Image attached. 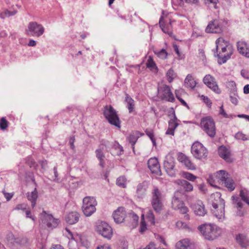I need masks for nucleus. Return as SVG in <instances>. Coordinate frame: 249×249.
Here are the masks:
<instances>
[{
	"label": "nucleus",
	"mask_w": 249,
	"mask_h": 249,
	"mask_svg": "<svg viewBox=\"0 0 249 249\" xmlns=\"http://www.w3.org/2000/svg\"><path fill=\"white\" fill-rule=\"evenodd\" d=\"M216 49L213 50L214 56L222 60V63H225L232 54L231 47L223 38H218L215 41Z\"/></svg>",
	"instance_id": "1"
},
{
	"label": "nucleus",
	"mask_w": 249,
	"mask_h": 249,
	"mask_svg": "<svg viewBox=\"0 0 249 249\" xmlns=\"http://www.w3.org/2000/svg\"><path fill=\"white\" fill-rule=\"evenodd\" d=\"M212 204V212L218 219H223L225 217V201L221 198L219 192L213 193L211 196Z\"/></svg>",
	"instance_id": "2"
},
{
	"label": "nucleus",
	"mask_w": 249,
	"mask_h": 249,
	"mask_svg": "<svg viewBox=\"0 0 249 249\" xmlns=\"http://www.w3.org/2000/svg\"><path fill=\"white\" fill-rule=\"evenodd\" d=\"M205 239L213 240L221 234V230L216 225L212 224H204L198 227Z\"/></svg>",
	"instance_id": "3"
},
{
	"label": "nucleus",
	"mask_w": 249,
	"mask_h": 249,
	"mask_svg": "<svg viewBox=\"0 0 249 249\" xmlns=\"http://www.w3.org/2000/svg\"><path fill=\"white\" fill-rule=\"evenodd\" d=\"M103 114L108 122L118 128H121V121L116 110L111 105H106L103 108Z\"/></svg>",
	"instance_id": "4"
},
{
	"label": "nucleus",
	"mask_w": 249,
	"mask_h": 249,
	"mask_svg": "<svg viewBox=\"0 0 249 249\" xmlns=\"http://www.w3.org/2000/svg\"><path fill=\"white\" fill-rule=\"evenodd\" d=\"M180 192L177 191L175 193L172 201V206L175 210H178L180 213L185 214L184 218L188 220L190 218L189 214H187L188 209L180 198Z\"/></svg>",
	"instance_id": "5"
},
{
	"label": "nucleus",
	"mask_w": 249,
	"mask_h": 249,
	"mask_svg": "<svg viewBox=\"0 0 249 249\" xmlns=\"http://www.w3.org/2000/svg\"><path fill=\"white\" fill-rule=\"evenodd\" d=\"M97 201L94 197L86 196L83 200L82 211L84 215L89 216L95 211Z\"/></svg>",
	"instance_id": "6"
},
{
	"label": "nucleus",
	"mask_w": 249,
	"mask_h": 249,
	"mask_svg": "<svg viewBox=\"0 0 249 249\" xmlns=\"http://www.w3.org/2000/svg\"><path fill=\"white\" fill-rule=\"evenodd\" d=\"M95 230L99 234L105 238L109 240L112 236V229L105 221H98L97 223Z\"/></svg>",
	"instance_id": "7"
},
{
	"label": "nucleus",
	"mask_w": 249,
	"mask_h": 249,
	"mask_svg": "<svg viewBox=\"0 0 249 249\" xmlns=\"http://www.w3.org/2000/svg\"><path fill=\"white\" fill-rule=\"evenodd\" d=\"M191 152L194 157L198 160L205 159L208 155L207 149L198 142H196L193 144Z\"/></svg>",
	"instance_id": "8"
},
{
	"label": "nucleus",
	"mask_w": 249,
	"mask_h": 249,
	"mask_svg": "<svg viewBox=\"0 0 249 249\" xmlns=\"http://www.w3.org/2000/svg\"><path fill=\"white\" fill-rule=\"evenodd\" d=\"M201 125L203 128L204 131L211 138H213L215 135V126L213 120L207 117L201 119Z\"/></svg>",
	"instance_id": "9"
},
{
	"label": "nucleus",
	"mask_w": 249,
	"mask_h": 249,
	"mask_svg": "<svg viewBox=\"0 0 249 249\" xmlns=\"http://www.w3.org/2000/svg\"><path fill=\"white\" fill-rule=\"evenodd\" d=\"M26 31L29 36L39 37L43 34L44 28L42 25L36 22H31L29 23Z\"/></svg>",
	"instance_id": "10"
},
{
	"label": "nucleus",
	"mask_w": 249,
	"mask_h": 249,
	"mask_svg": "<svg viewBox=\"0 0 249 249\" xmlns=\"http://www.w3.org/2000/svg\"><path fill=\"white\" fill-rule=\"evenodd\" d=\"M42 223L47 226L48 228L53 229L57 227L60 221L54 218L51 214H48L44 211L40 214Z\"/></svg>",
	"instance_id": "11"
},
{
	"label": "nucleus",
	"mask_w": 249,
	"mask_h": 249,
	"mask_svg": "<svg viewBox=\"0 0 249 249\" xmlns=\"http://www.w3.org/2000/svg\"><path fill=\"white\" fill-rule=\"evenodd\" d=\"M175 160L171 155L165 157L163 162V167L167 174L170 177H174L176 175V169L175 168Z\"/></svg>",
	"instance_id": "12"
},
{
	"label": "nucleus",
	"mask_w": 249,
	"mask_h": 249,
	"mask_svg": "<svg viewBox=\"0 0 249 249\" xmlns=\"http://www.w3.org/2000/svg\"><path fill=\"white\" fill-rule=\"evenodd\" d=\"M158 93L161 100L171 102L175 100L174 95L172 93L170 87L166 85H164L158 88Z\"/></svg>",
	"instance_id": "13"
},
{
	"label": "nucleus",
	"mask_w": 249,
	"mask_h": 249,
	"mask_svg": "<svg viewBox=\"0 0 249 249\" xmlns=\"http://www.w3.org/2000/svg\"><path fill=\"white\" fill-rule=\"evenodd\" d=\"M203 82L208 88L215 93L219 94L221 92V90L218 88L214 78L211 75H206L203 78Z\"/></svg>",
	"instance_id": "14"
},
{
	"label": "nucleus",
	"mask_w": 249,
	"mask_h": 249,
	"mask_svg": "<svg viewBox=\"0 0 249 249\" xmlns=\"http://www.w3.org/2000/svg\"><path fill=\"white\" fill-rule=\"evenodd\" d=\"M147 165L149 169L152 173L156 174L158 176L161 175V172L158 160L156 158H151L147 162Z\"/></svg>",
	"instance_id": "15"
},
{
	"label": "nucleus",
	"mask_w": 249,
	"mask_h": 249,
	"mask_svg": "<svg viewBox=\"0 0 249 249\" xmlns=\"http://www.w3.org/2000/svg\"><path fill=\"white\" fill-rule=\"evenodd\" d=\"M126 216V213L124 208L120 207L115 210L112 216L116 223H121L123 222Z\"/></svg>",
	"instance_id": "16"
},
{
	"label": "nucleus",
	"mask_w": 249,
	"mask_h": 249,
	"mask_svg": "<svg viewBox=\"0 0 249 249\" xmlns=\"http://www.w3.org/2000/svg\"><path fill=\"white\" fill-rule=\"evenodd\" d=\"M205 31L208 33L218 34L222 32V27L219 24L218 21L213 20L207 25Z\"/></svg>",
	"instance_id": "17"
},
{
	"label": "nucleus",
	"mask_w": 249,
	"mask_h": 249,
	"mask_svg": "<svg viewBox=\"0 0 249 249\" xmlns=\"http://www.w3.org/2000/svg\"><path fill=\"white\" fill-rule=\"evenodd\" d=\"M178 160L183 163L189 170H195L196 166L190 159L182 153H179L178 155Z\"/></svg>",
	"instance_id": "18"
},
{
	"label": "nucleus",
	"mask_w": 249,
	"mask_h": 249,
	"mask_svg": "<svg viewBox=\"0 0 249 249\" xmlns=\"http://www.w3.org/2000/svg\"><path fill=\"white\" fill-rule=\"evenodd\" d=\"M191 207L196 214L199 216H204L206 213L204 205L200 200H197L196 203L191 205Z\"/></svg>",
	"instance_id": "19"
},
{
	"label": "nucleus",
	"mask_w": 249,
	"mask_h": 249,
	"mask_svg": "<svg viewBox=\"0 0 249 249\" xmlns=\"http://www.w3.org/2000/svg\"><path fill=\"white\" fill-rule=\"evenodd\" d=\"M148 187V182L144 181L139 183L136 189V195L139 198H142L146 195Z\"/></svg>",
	"instance_id": "20"
},
{
	"label": "nucleus",
	"mask_w": 249,
	"mask_h": 249,
	"mask_svg": "<svg viewBox=\"0 0 249 249\" xmlns=\"http://www.w3.org/2000/svg\"><path fill=\"white\" fill-rule=\"evenodd\" d=\"M232 198L233 204L237 209V214L240 216H243L244 214L245 211L242 210L243 204L241 200L236 196H232Z\"/></svg>",
	"instance_id": "21"
},
{
	"label": "nucleus",
	"mask_w": 249,
	"mask_h": 249,
	"mask_svg": "<svg viewBox=\"0 0 249 249\" xmlns=\"http://www.w3.org/2000/svg\"><path fill=\"white\" fill-rule=\"evenodd\" d=\"M80 214L76 212L69 213L65 217L66 222L69 224H74L77 223L79 219Z\"/></svg>",
	"instance_id": "22"
},
{
	"label": "nucleus",
	"mask_w": 249,
	"mask_h": 249,
	"mask_svg": "<svg viewBox=\"0 0 249 249\" xmlns=\"http://www.w3.org/2000/svg\"><path fill=\"white\" fill-rule=\"evenodd\" d=\"M164 17L162 16L159 20V24L160 28L162 31L166 34H169L170 31L172 28V21L170 19H167L166 21L169 20V23L166 25L165 23V21H163Z\"/></svg>",
	"instance_id": "23"
},
{
	"label": "nucleus",
	"mask_w": 249,
	"mask_h": 249,
	"mask_svg": "<svg viewBox=\"0 0 249 249\" xmlns=\"http://www.w3.org/2000/svg\"><path fill=\"white\" fill-rule=\"evenodd\" d=\"M236 242L242 248H247L249 246V239L243 234H238L235 238Z\"/></svg>",
	"instance_id": "24"
},
{
	"label": "nucleus",
	"mask_w": 249,
	"mask_h": 249,
	"mask_svg": "<svg viewBox=\"0 0 249 249\" xmlns=\"http://www.w3.org/2000/svg\"><path fill=\"white\" fill-rule=\"evenodd\" d=\"M163 199H151V204L154 210L157 213H160L163 207Z\"/></svg>",
	"instance_id": "25"
},
{
	"label": "nucleus",
	"mask_w": 249,
	"mask_h": 249,
	"mask_svg": "<svg viewBox=\"0 0 249 249\" xmlns=\"http://www.w3.org/2000/svg\"><path fill=\"white\" fill-rule=\"evenodd\" d=\"M27 198L31 203V206L33 208L36 205L37 198H38V192L36 188H34L31 192H28L26 194Z\"/></svg>",
	"instance_id": "26"
},
{
	"label": "nucleus",
	"mask_w": 249,
	"mask_h": 249,
	"mask_svg": "<svg viewBox=\"0 0 249 249\" xmlns=\"http://www.w3.org/2000/svg\"><path fill=\"white\" fill-rule=\"evenodd\" d=\"M219 156L227 162H231L230 153L228 149L224 146H221L218 148Z\"/></svg>",
	"instance_id": "27"
},
{
	"label": "nucleus",
	"mask_w": 249,
	"mask_h": 249,
	"mask_svg": "<svg viewBox=\"0 0 249 249\" xmlns=\"http://www.w3.org/2000/svg\"><path fill=\"white\" fill-rule=\"evenodd\" d=\"M143 135V134H141L140 132L135 131L132 132L128 137L127 139L129 142L132 144V148L133 150L134 149V144L137 141L138 138L140 136H142Z\"/></svg>",
	"instance_id": "28"
},
{
	"label": "nucleus",
	"mask_w": 249,
	"mask_h": 249,
	"mask_svg": "<svg viewBox=\"0 0 249 249\" xmlns=\"http://www.w3.org/2000/svg\"><path fill=\"white\" fill-rule=\"evenodd\" d=\"M164 196L157 186H154L151 192V199H163Z\"/></svg>",
	"instance_id": "29"
},
{
	"label": "nucleus",
	"mask_w": 249,
	"mask_h": 249,
	"mask_svg": "<svg viewBox=\"0 0 249 249\" xmlns=\"http://www.w3.org/2000/svg\"><path fill=\"white\" fill-rule=\"evenodd\" d=\"M184 85L186 87L194 89L196 86V82L191 74H188L184 80Z\"/></svg>",
	"instance_id": "30"
},
{
	"label": "nucleus",
	"mask_w": 249,
	"mask_h": 249,
	"mask_svg": "<svg viewBox=\"0 0 249 249\" xmlns=\"http://www.w3.org/2000/svg\"><path fill=\"white\" fill-rule=\"evenodd\" d=\"M125 102L126 103V106L129 110V112H132L135 107L134 100L128 94H126Z\"/></svg>",
	"instance_id": "31"
},
{
	"label": "nucleus",
	"mask_w": 249,
	"mask_h": 249,
	"mask_svg": "<svg viewBox=\"0 0 249 249\" xmlns=\"http://www.w3.org/2000/svg\"><path fill=\"white\" fill-rule=\"evenodd\" d=\"M239 196L241 200L249 206V191L245 188L241 189Z\"/></svg>",
	"instance_id": "32"
},
{
	"label": "nucleus",
	"mask_w": 249,
	"mask_h": 249,
	"mask_svg": "<svg viewBox=\"0 0 249 249\" xmlns=\"http://www.w3.org/2000/svg\"><path fill=\"white\" fill-rule=\"evenodd\" d=\"M190 245V241L184 239L177 242L176 245L177 249H187Z\"/></svg>",
	"instance_id": "33"
},
{
	"label": "nucleus",
	"mask_w": 249,
	"mask_h": 249,
	"mask_svg": "<svg viewBox=\"0 0 249 249\" xmlns=\"http://www.w3.org/2000/svg\"><path fill=\"white\" fill-rule=\"evenodd\" d=\"M178 184L180 185L185 189V191L189 192L193 189L192 184L186 180H178Z\"/></svg>",
	"instance_id": "34"
},
{
	"label": "nucleus",
	"mask_w": 249,
	"mask_h": 249,
	"mask_svg": "<svg viewBox=\"0 0 249 249\" xmlns=\"http://www.w3.org/2000/svg\"><path fill=\"white\" fill-rule=\"evenodd\" d=\"M237 48L239 53L243 55L249 47L246 42L244 41H238L237 43Z\"/></svg>",
	"instance_id": "35"
},
{
	"label": "nucleus",
	"mask_w": 249,
	"mask_h": 249,
	"mask_svg": "<svg viewBox=\"0 0 249 249\" xmlns=\"http://www.w3.org/2000/svg\"><path fill=\"white\" fill-rule=\"evenodd\" d=\"M216 176L222 183L229 178V174L225 170H220L216 172Z\"/></svg>",
	"instance_id": "36"
},
{
	"label": "nucleus",
	"mask_w": 249,
	"mask_h": 249,
	"mask_svg": "<svg viewBox=\"0 0 249 249\" xmlns=\"http://www.w3.org/2000/svg\"><path fill=\"white\" fill-rule=\"evenodd\" d=\"M173 118H171L168 122V127L176 129L177 126L178 125V124L177 122L178 119L176 116L175 111L173 112Z\"/></svg>",
	"instance_id": "37"
},
{
	"label": "nucleus",
	"mask_w": 249,
	"mask_h": 249,
	"mask_svg": "<svg viewBox=\"0 0 249 249\" xmlns=\"http://www.w3.org/2000/svg\"><path fill=\"white\" fill-rule=\"evenodd\" d=\"M222 183L224 184L225 186L230 191H232L235 189V184L233 179L230 178H229L227 180H225V181Z\"/></svg>",
	"instance_id": "38"
},
{
	"label": "nucleus",
	"mask_w": 249,
	"mask_h": 249,
	"mask_svg": "<svg viewBox=\"0 0 249 249\" xmlns=\"http://www.w3.org/2000/svg\"><path fill=\"white\" fill-rule=\"evenodd\" d=\"M146 66L147 68H150L151 70L154 71L156 72L158 71V68L156 64L151 56H150L147 60Z\"/></svg>",
	"instance_id": "39"
},
{
	"label": "nucleus",
	"mask_w": 249,
	"mask_h": 249,
	"mask_svg": "<svg viewBox=\"0 0 249 249\" xmlns=\"http://www.w3.org/2000/svg\"><path fill=\"white\" fill-rule=\"evenodd\" d=\"M154 53L158 57L162 59H166L168 54L167 52L164 49H162L160 51H154Z\"/></svg>",
	"instance_id": "40"
},
{
	"label": "nucleus",
	"mask_w": 249,
	"mask_h": 249,
	"mask_svg": "<svg viewBox=\"0 0 249 249\" xmlns=\"http://www.w3.org/2000/svg\"><path fill=\"white\" fill-rule=\"evenodd\" d=\"M104 147L99 146L98 148L95 151L96 157L98 160L104 159L105 158V154L103 153Z\"/></svg>",
	"instance_id": "41"
},
{
	"label": "nucleus",
	"mask_w": 249,
	"mask_h": 249,
	"mask_svg": "<svg viewBox=\"0 0 249 249\" xmlns=\"http://www.w3.org/2000/svg\"><path fill=\"white\" fill-rule=\"evenodd\" d=\"M166 77L169 83H171L173 79L176 77V74L172 69H170L167 71Z\"/></svg>",
	"instance_id": "42"
},
{
	"label": "nucleus",
	"mask_w": 249,
	"mask_h": 249,
	"mask_svg": "<svg viewBox=\"0 0 249 249\" xmlns=\"http://www.w3.org/2000/svg\"><path fill=\"white\" fill-rule=\"evenodd\" d=\"M146 218L148 221L152 225H154L155 223V216L153 213V211L151 210H149L146 213Z\"/></svg>",
	"instance_id": "43"
},
{
	"label": "nucleus",
	"mask_w": 249,
	"mask_h": 249,
	"mask_svg": "<svg viewBox=\"0 0 249 249\" xmlns=\"http://www.w3.org/2000/svg\"><path fill=\"white\" fill-rule=\"evenodd\" d=\"M126 179L124 177L121 176L119 177L116 180V184L118 186L122 188L126 187Z\"/></svg>",
	"instance_id": "44"
},
{
	"label": "nucleus",
	"mask_w": 249,
	"mask_h": 249,
	"mask_svg": "<svg viewBox=\"0 0 249 249\" xmlns=\"http://www.w3.org/2000/svg\"><path fill=\"white\" fill-rule=\"evenodd\" d=\"M16 11H13L12 12H11L8 10H5L4 11L0 14V17L1 18H4L6 17L14 16L16 14Z\"/></svg>",
	"instance_id": "45"
},
{
	"label": "nucleus",
	"mask_w": 249,
	"mask_h": 249,
	"mask_svg": "<svg viewBox=\"0 0 249 249\" xmlns=\"http://www.w3.org/2000/svg\"><path fill=\"white\" fill-rule=\"evenodd\" d=\"M235 138L237 140L247 141L249 140V136L243 134L242 132H238L235 135Z\"/></svg>",
	"instance_id": "46"
},
{
	"label": "nucleus",
	"mask_w": 249,
	"mask_h": 249,
	"mask_svg": "<svg viewBox=\"0 0 249 249\" xmlns=\"http://www.w3.org/2000/svg\"><path fill=\"white\" fill-rule=\"evenodd\" d=\"M176 225L177 227L179 229H184L186 230H190V228L188 225L186 223L183 222L181 221H178V222H177Z\"/></svg>",
	"instance_id": "47"
},
{
	"label": "nucleus",
	"mask_w": 249,
	"mask_h": 249,
	"mask_svg": "<svg viewBox=\"0 0 249 249\" xmlns=\"http://www.w3.org/2000/svg\"><path fill=\"white\" fill-rule=\"evenodd\" d=\"M183 176L185 178L192 181H194L196 178V176L189 172H183Z\"/></svg>",
	"instance_id": "48"
},
{
	"label": "nucleus",
	"mask_w": 249,
	"mask_h": 249,
	"mask_svg": "<svg viewBox=\"0 0 249 249\" xmlns=\"http://www.w3.org/2000/svg\"><path fill=\"white\" fill-rule=\"evenodd\" d=\"M8 122L5 118L2 117L0 120V128L2 130H5L8 126Z\"/></svg>",
	"instance_id": "49"
},
{
	"label": "nucleus",
	"mask_w": 249,
	"mask_h": 249,
	"mask_svg": "<svg viewBox=\"0 0 249 249\" xmlns=\"http://www.w3.org/2000/svg\"><path fill=\"white\" fill-rule=\"evenodd\" d=\"M229 86L231 87V92L235 95L237 93L236 83L234 81H230L229 82Z\"/></svg>",
	"instance_id": "50"
},
{
	"label": "nucleus",
	"mask_w": 249,
	"mask_h": 249,
	"mask_svg": "<svg viewBox=\"0 0 249 249\" xmlns=\"http://www.w3.org/2000/svg\"><path fill=\"white\" fill-rule=\"evenodd\" d=\"M146 134L149 137L154 145H156V140L154 138V135L152 130L146 129L145 131Z\"/></svg>",
	"instance_id": "51"
},
{
	"label": "nucleus",
	"mask_w": 249,
	"mask_h": 249,
	"mask_svg": "<svg viewBox=\"0 0 249 249\" xmlns=\"http://www.w3.org/2000/svg\"><path fill=\"white\" fill-rule=\"evenodd\" d=\"M147 229L146 224L143 219V215L142 216V221L140 224V232H144Z\"/></svg>",
	"instance_id": "52"
},
{
	"label": "nucleus",
	"mask_w": 249,
	"mask_h": 249,
	"mask_svg": "<svg viewBox=\"0 0 249 249\" xmlns=\"http://www.w3.org/2000/svg\"><path fill=\"white\" fill-rule=\"evenodd\" d=\"M201 98L209 107H211L212 103L208 97L202 95L201 96Z\"/></svg>",
	"instance_id": "53"
},
{
	"label": "nucleus",
	"mask_w": 249,
	"mask_h": 249,
	"mask_svg": "<svg viewBox=\"0 0 249 249\" xmlns=\"http://www.w3.org/2000/svg\"><path fill=\"white\" fill-rule=\"evenodd\" d=\"M26 209L27 205L24 203H23L17 205L16 207L14 208V210H22L23 211H25V210H26Z\"/></svg>",
	"instance_id": "54"
},
{
	"label": "nucleus",
	"mask_w": 249,
	"mask_h": 249,
	"mask_svg": "<svg viewBox=\"0 0 249 249\" xmlns=\"http://www.w3.org/2000/svg\"><path fill=\"white\" fill-rule=\"evenodd\" d=\"M236 96L237 94L235 95H234V94H233V95H230V101L232 104H233L235 105H236L238 103V99Z\"/></svg>",
	"instance_id": "55"
},
{
	"label": "nucleus",
	"mask_w": 249,
	"mask_h": 249,
	"mask_svg": "<svg viewBox=\"0 0 249 249\" xmlns=\"http://www.w3.org/2000/svg\"><path fill=\"white\" fill-rule=\"evenodd\" d=\"M219 114L221 115H222L224 118H229L228 115L226 113L225 111L224 110L223 108V106L222 105L220 107V110H219Z\"/></svg>",
	"instance_id": "56"
},
{
	"label": "nucleus",
	"mask_w": 249,
	"mask_h": 249,
	"mask_svg": "<svg viewBox=\"0 0 249 249\" xmlns=\"http://www.w3.org/2000/svg\"><path fill=\"white\" fill-rule=\"evenodd\" d=\"M130 216L134 221L135 225H137L139 220V216L134 213H131Z\"/></svg>",
	"instance_id": "57"
},
{
	"label": "nucleus",
	"mask_w": 249,
	"mask_h": 249,
	"mask_svg": "<svg viewBox=\"0 0 249 249\" xmlns=\"http://www.w3.org/2000/svg\"><path fill=\"white\" fill-rule=\"evenodd\" d=\"M25 212L26 213V217L28 218H31L34 221H35V218L34 216L31 215V211L29 209H27L25 210Z\"/></svg>",
	"instance_id": "58"
},
{
	"label": "nucleus",
	"mask_w": 249,
	"mask_h": 249,
	"mask_svg": "<svg viewBox=\"0 0 249 249\" xmlns=\"http://www.w3.org/2000/svg\"><path fill=\"white\" fill-rule=\"evenodd\" d=\"M3 195L7 201H9L13 197V194L3 192Z\"/></svg>",
	"instance_id": "59"
},
{
	"label": "nucleus",
	"mask_w": 249,
	"mask_h": 249,
	"mask_svg": "<svg viewBox=\"0 0 249 249\" xmlns=\"http://www.w3.org/2000/svg\"><path fill=\"white\" fill-rule=\"evenodd\" d=\"M175 129H174L173 128L168 127L167 131H166L165 134L166 135H170L172 136H174L175 133Z\"/></svg>",
	"instance_id": "60"
},
{
	"label": "nucleus",
	"mask_w": 249,
	"mask_h": 249,
	"mask_svg": "<svg viewBox=\"0 0 249 249\" xmlns=\"http://www.w3.org/2000/svg\"><path fill=\"white\" fill-rule=\"evenodd\" d=\"M176 97L178 98V99L180 102V103L182 104V105L188 108H189V107L186 102L183 100L181 98L179 97L178 95L176 94Z\"/></svg>",
	"instance_id": "61"
},
{
	"label": "nucleus",
	"mask_w": 249,
	"mask_h": 249,
	"mask_svg": "<svg viewBox=\"0 0 249 249\" xmlns=\"http://www.w3.org/2000/svg\"><path fill=\"white\" fill-rule=\"evenodd\" d=\"M143 249H158L156 247L155 245L153 243H151L149 245H148L145 248Z\"/></svg>",
	"instance_id": "62"
},
{
	"label": "nucleus",
	"mask_w": 249,
	"mask_h": 249,
	"mask_svg": "<svg viewBox=\"0 0 249 249\" xmlns=\"http://www.w3.org/2000/svg\"><path fill=\"white\" fill-rule=\"evenodd\" d=\"M41 166V168L43 169V170H45L46 169V167L47 165V160H40L39 161Z\"/></svg>",
	"instance_id": "63"
},
{
	"label": "nucleus",
	"mask_w": 249,
	"mask_h": 249,
	"mask_svg": "<svg viewBox=\"0 0 249 249\" xmlns=\"http://www.w3.org/2000/svg\"><path fill=\"white\" fill-rule=\"evenodd\" d=\"M74 141H75V139H74V137H71L70 138V140H69V143L70 144L71 148L72 149H73L74 148Z\"/></svg>",
	"instance_id": "64"
}]
</instances>
